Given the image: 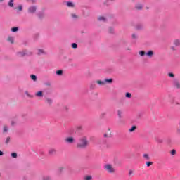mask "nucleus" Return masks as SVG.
I'll use <instances>...</instances> for the list:
<instances>
[{"label": "nucleus", "mask_w": 180, "mask_h": 180, "mask_svg": "<svg viewBox=\"0 0 180 180\" xmlns=\"http://www.w3.org/2000/svg\"><path fill=\"white\" fill-rule=\"evenodd\" d=\"M113 82V79H104V80H96V84L97 85H99L100 86H103L106 85V84H112Z\"/></svg>", "instance_id": "2"}, {"label": "nucleus", "mask_w": 180, "mask_h": 180, "mask_svg": "<svg viewBox=\"0 0 180 180\" xmlns=\"http://www.w3.org/2000/svg\"><path fill=\"white\" fill-rule=\"evenodd\" d=\"M15 124H16V122L12 121L11 122V126H15Z\"/></svg>", "instance_id": "41"}, {"label": "nucleus", "mask_w": 180, "mask_h": 180, "mask_svg": "<svg viewBox=\"0 0 180 180\" xmlns=\"http://www.w3.org/2000/svg\"><path fill=\"white\" fill-rule=\"evenodd\" d=\"M135 8H136V9H138V11H140V10L143 9V6L140 4H138L136 5Z\"/></svg>", "instance_id": "12"}, {"label": "nucleus", "mask_w": 180, "mask_h": 180, "mask_svg": "<svg viewBox=\"0 0 180 180\" xmlns=\"http://www.w3.org/2000/svg\"><path fill=\"white\" fill-rule=\"evenodd\" d=\"M129 176H133V170H129Z\"/></svg>", "instance_id": "37"}, {"label": "nucleus", "mask_w": 180, "mask_h": 180, "mask_svg": "<svg viewBox=\"0 0 180 180\" xmlns=\"http://www.w3.org/2000/svg\"><path fill=\"white\" fill-rule=\"evenodd\" d=\"M8 41H10V43H13V37H8Z\"/></svg>", "instance_id": "28"}, {"label": "nucleus", "mask_w": 180, "mask_h": 180, "mask_svg": "<svg viewBox=\"0 0 180 180\" xmlns=\"http://www.w3.org/2000/svg\"><path fill=\"white\" fill-rule=\"evenodd\" d=\"M125 96H126V98H131V94H130L129 92L126 93Z\"/></svg>", "instance_id": "32"}, {"label": "nucleus", "mask_w": 180, "mask_h": 180, "mask_svg": "<svg viewBox=\"0 0 180 180\" xmlns=\"http://www.w3.org/2000/svg\"><path fill=\"white\" fill-rule=\"evenodd\" d=\"M18 30H19V27H14L11 29V32H18Z\"/></svg>", "instance_id": "20"}, {"label": "nucleus", "mask_w": 180, "mask_h": 180, "mask_svg": "<svg viewBox=\"0 0 180 180\" xmlns=\"http://www.w3.org/2000/svg\"><path fill=\"white\" fill-rule=\"evenodd\" d=\"M117 115L120 118L123 117V111H122L121 110H118Z\"/></svg>", "instance_id": "11"}, {"label": "nucleus", "mask_w": 180, "mask_h": 180, "mask_svg": "<svg viewBox=\"0 0 180 180\" xmlns=\"http://www.w3.org/2000/svg\"><path fill=\"white\" fill-rule=\"evenodd\" d=\"M173 44L174 46H175L176 47H179L180 46V39H175L173 41Z\"/></svg>", "instance_id": "6"}, {"label": "nucleus", "mask_w": 180, "mask_h": 180, "mask_svg": "<svg viewBox=\"0 0 180 180\" xmlns=\"http://www.w3.org/2000/svg\"><path fill=\"white\" fill-rule=\"evenodd\" d=\"M171 50H172V51H175V50H176V49L175 48V46H171L170 47Z\"/></svg>", "instance_id": "40"}, {"label": "nucleus", "mask_w": 180, "mask_h": 180, "mask_svg": "<svg viewBox=\"0 0 180 180\" xmlns=\"http://www.w3.org/2000/svg\"><path fill=\"white\" fill-rule=\"evenodd\" d=\"M22 9H23V7L22 6V5L18 6L19 11H22Z\"/></svg>", "instance_id": "39"}, {"label": "nucleus", "mask_w": 180, "mask_h": 180, "mask_svg": "<svg viewBox=\"0 0 180 180\" xmlns=\"http://www.w3.org/2000/svg\"><path fill=\"white\" fill-rule=\"evenodd\" d=\"M173 86H174V88H176L177 89H180V82H179V81L174 80Z\"/></svg>", "instance_id": "5"}, {"label": "nucleus", "mask_w": 180, "mask_h": 180, "mask_svg": "<svg viewBox=\"0 0 180 180\" xmlns=\"http://www.w3.org/2000/svg\"><path fill=\"white\" fill-rule=\"evenodd\" d=\"M98 20H103V22H105V20H106V18H105V17L101 16L98 18Z\"/></svg>", "instance_id": "33"}, {"label": "nucleus", "mask_w": 180, "mask_h": 180, "mask_svg": "<svg viewBox=\"0 0 180 180\" xmlns=\"http://www.w3.org/2000/svg\"><path fill=\"white\" fill-rule=\"evenodd\" d=\"M110 32L112 33L113 32V30L112 28H110Z\"/></svg>", "instance_id": "44"}, {"label": "nucleus", "mask_w": 180, "mask_h": 180, "mask_svg": "<svg viewBox=\"0 0 180 180\" xmlns=\"http://www.w3.org/2000/svg\"><path fill=\"white\" fill-rule=\"evenodd\" d=\"M0 155H4V152L0 150Z\"/></svg>", "instance_id": "43"}, {"label": "nucleus", "mask_w": 180, "mask_h": 180, "mask_svg": "<svg viewBox=\"0 0 180 180\" xmlns=\"http://www.w3.org/2000/svg\"><path fill=\"white\" fill-rule=\"evenodd\" d=\"M36 96H38V98H42L43 96V91H38L36 93Z\"/></svg>", "instance_id": "13"}, {"label": "nucleus", "mask_w": 180, "mask_h": 180, "mask_svg": "<svg viewBox=\"0 0 180 180\" xmlns=\"http://www.w3.org/2000/svg\"><path fill=\"white\" fill-rule=\"evenodd\" d=\"M46 102L48 105H51V103H53V100H51V98H46Z\"/></svg>", "instance_id": "15"}, {"label": "nucleus", "mask_w": 180, "mask_h": 180, "mask_svg": "<svg viewBox=\"0 0 180 180\" xmlns=\"http://www.w3.org/2000/svg\"><path fill=\"white\" fill-rule=\"evenodd\" d=\"M132 37H133L134 39H137V35H136V34H132Z\"/></svg>", "instance_id": "42"}, {"label": "nucleus", "mask_w": 180, "mask_h": 180, "mask_svg": "<svg viewBox=\"0 0 180 180\" xmlns=\"http://www.w3.org/2000/svg\"><path fill=\"white\" fill-rule=\"evenodd\" d=\"M30 77H31L32 81H37V77H36L35 75H31Z\"/></svg>", "instance_id": "17"}, {"label": "nucleus", "mask_w": 180, "mask_h": 180, "mask_svg": "<svg viewBox=\"0 0 180 180\" xmlns=\"http://www.w3.org/2000/svg\"><path fill=\"white\" fill-rule=\"evenodd\" d=\"M26 95H27V96H30V95H29V92H26Z\"/></svg>", "instance_id": "45"}, {"label": "nucleus", "mask_w": 180, "mask_h": 180, "mask_svg": "<svg viewBox=\"0 0 180 180\" xmlns=\"http://www.w3.org/2000/svg\"><path fill=\"white\" fill-rule=\"evenodd\" d=\"M143 158H145V160H150V156L148 154H143Z\"/></svg>", "instance_id": "27"}, {"label": "nucleus", "mask_w": 180, "mask_h": 180, "mask_svg": "<svg viewBox=\"0 0 180 180\" xmlns=\"http://www.w3.org/2000/svg\"><path fill=\"white\" fill-rule=\"evenodd\" d=\"M50 155H55V154H56L57 150H56V149H51L49 151Z\"/></svg>", "instance_id": "10"}, {"label": "nucleus", "mask_w": 180, "mask_h": 180, "mask_svg": "<svg viewBox=\"0 0 180 180\" xmlns=\"http://www.w3.org/2000/svg\"><path fill=\"white\" fill-rule=\"evenodd\" d=\"M170 154L172 155H175V154H176V150L175 149L172 150Z\"/></svg>", "instance_id": "25"}, {"label": "nucleus", "mask_w": 180, "mask_h": 180, "mask_svg": "<svg viewBox=\"0 0 180 180\" xmlns=\"http://www.w3.org/2000/svg\"><path fill=\"white\" fill-rule=\"evenodd\" d=\"M56 74H57V75H63V70H59L56 71Z\"/></svg>", "instance_id": "29"}, {"label": "nucleus", "mask_w": 180, "mask_h": 180, "mask_svg": "<svg viewBox=\"0 0 180 180\" xmlns=\"http://www.w3.org/2000/svg\"><path fill=\"white\" fill-rule=\"evenodd\" d=\"M36 6H31L28 8V12L30 13H34L36 12Z\"/></svg>", "instance_id": "7"}, {"label": "nucleus", "mask_w": 180, "mask_h": 180, "mask_svg": "<svg viewBox=\"0 0 180 180\" xmlns=\"http://www.w3.org/2000/svg\"><path fill=\"white\" fill-rule=\"evenodd\" d=\"M4 133H6V131H8V127H6V126L4 127Z\"/></svg>", "instance_id": "36"}, {"label": "nucleus", "mask_w": 180, "mask_h": 180, "mask_svg": "<svg viewBox=\"0 0 180 180\" xmlns=\"http://www.w3.org/2000/svg\"><path fill=\"white\" fill-rule=\"evenodd\" d=\"M84 180H92V176H85Z\"/></svg>", "instance_id": "18"}, {"label": "nucleus", "mask_w": 180, "mask_h": 180, "mask_svg": "<svg viewBox=\"0 0 180 180\" xmlns=\"http://www.w3.org/2000/svg\"><path fill=\"white\" fill-rule=\"evenodd\" d=\"M18 54L20 57H23V56H25L26 52H20Z\"/></svg>", "instance_id": "34"}, {"label": "nucleus", "mask_w": 180, "mask_h": 180, "mask_svg": "<svg viewBox=\"0 0 180 180\" xmlns=\"http://www.w3.org/2000/svg\"><path fill=\"white\" fill-rule=\"evenodd\" d=\"M42 180H51V177L49 176H46L42 178Z\"/></svg>", "instance_id": "23"}, {"label": "nucleus", "mask_w": 180, "mask_h": 180, "mask_svg": "<svg viewBox=\"0 0 180 180\" xmlns=\"http://www.w3.org/2000/svg\"><path fill=\"white\" fill-rule=\"evenodd\" d=\"M104 137L105 138H110L112 137V131H110V130H108V132L104 134Z\"/></svg>", "instance_id": "9"}, {"label": "nucleus", "mask_w": 180, "mask_h": 180, "mask_svg": "<svg viewBox=\"0 0 180 180\" xmlns=\"http://www.w3.org/2000/svg\"><path fill=\"white\" fill-rule=\"evenodd\" d=\"M167 75L170 78H174L175 77V75L174 73H172V72L168 73Z\"/></svg>", "instance_id": "24"}, {"label": "nucleus", "mask_w": 180, "mask_h": 180, "mask_svg": "<svg viewBox=\"0 0 180 180\" xmlns=\"http://www.w3.org/2000/svg\"><path fill=\"white\" fill-rule=\"evenodd\" d=\"M9 141H11V137L8 136V137L6 139L5 143H6V144H8V143H9Z\"/></svg>", "instance_id": "31"}, {"label": "nucleus", "mask_w": 180, "mask_h": 180, "mask_svg": "<svg viewBox=\"0 0 180 180\" xmlns=\"http://www.w3.org/2000/svg\"><path fill=\"white\" fill-rule=\"evenodd\" d=\"M146 165L147 167H150V165H153V162H147Z\"/></svg>", "instance_id": "35"}, {"label": "nucleus", "mask_w": 180, "mask_h": 180, "mask_svg": "<svg viewBox=\"0 0 180 180\" xmlns=\"http://www.w3.org/2000/svg\"><path fill=\"white\" fill-rule=\"evenodd\" d=\"M104 168L108 174H115L116 172V169L113 167V165L110 164H107L104 166Z\"/></svg>", "instance_id": "3"}, {"label": "nucleus", "mask_w": 180, "mask_h": 180, "mask_svg": "<svg viewBox=\"0 0 180 180\" xmlns=\"http://www.w3.org/2000/svg\"><path fill=\"white\" fill-rule=\"evenodd\" d=\"M72 49H77L78 48V44H77V43H72Z\"/></svg>", "instance_id": "22"}, {"label": "nucleus", "mask_w": 180, "mask_h": 180, "mask_svg": "<svg viewBox=\"0 0 180 180\" xmlns=\"http://www.w3.org/2000/svg\"><path fill=\"white\" fill-rule=\"evenodd\" d=\"M146 55L147 56V57H153V56H154V51H148Z\"/></svg>", "instance_id": "8"}, {"label": "nucleus", "mask_w": 180, "mask_h": 180, "mask_svg": "<svg viewBox=\"0 0 180 180\" xmlns=\"http://www.w3.org/2000/svg\"><path fill=\"white\" fill-rule=\"evenodd\" d=\"M67 6H68L69 8H74V4H72V2L68 1L67 3Z\"/></svg>", "instance_id": "16"}, {"label": "nucleus", "mask_w": 180, "mask_h": 180, "mask_svg": "<svg viewBox=\"0 0 180 180\" xmlns=\"http://www.w3.org/2000/svg\"><path fill=\"white\" fill-rule=\"evenodd\" d=\"M136 129H137L136 126H132L131 128L129 129V132L133 133V131H134V130H136Z\"/></svg>", "instance_id": "14"}, {"label": "nucleus", "mask_w": 180, "mask_h": 180, "mask_svg": "<svg viewBox=\"0 0 180 180\" xmlns=\"http://www.w3.org/2000/svg\"><path fill=\"white\" fill-rule=\"evenodd\" d=\"M71 16L73 18V19H77V18H78V16H77L75 14H72Z\"/></svg>", "instance_id": "38"}, {"label": "nucleus", "mask_w": 180, "mask_h": 180, "mask_svg": "<svg viewBox=\"0 0 180 180\" xmlns=\"http://www.w3.org/2000/svg\"><path fill=\"white\" fill-rule=\"evenodd\" d=\"M74 141H75V140L73 137H67L65 139V143H67L68 144H72L74 143Z\"/></svg>", "instance_id": "4"}, {"label": "nucleus", "mask_w": 180, "mask_h": 180, "mask_svg": "<svg viewBox=\"0 0 180 180\" xmlns=\"http://www.w3.org/2000/svg\"><path fill=\"white\" fill-rule=\"evenodd\" d=\"M4 0H0V2H2Z\"/></svg>", "instance_id": "46"}, {"label": "nucleus", "mask_w": 180, "mask_h": 180, "mask_svg": "<svg viewBox=\"0 0 180 180\" xmlns=\"http://www.w3.org/2000/svg\"><path fill=\"white\" fill-rule=\"evenodd\" d=\"M11 157H13V158H17V157H18V153H11Z\"/></svg>", "instance_id": "26"}, {"label": "nucleus", "mask_w": 180, "mask_h": 180, "mask_svg": "<svg viewBox=\"0 0 180 180\" xmlns=\"http://www.w3.org/2000/svg\"><path fill=\"white\" fill-rule=\"evenodd\" d=\"M8 6L11 8H13V0H10L9 3H8Z\"/></svg>", "instance_id": "21"}, {"label": "nucleus", "mask_w": 180, "mask_h": 180, "mask_svg": "<svg viewBox=\"0 0 180 180\" xmlns=\"http://www.w3.org/2000/svg\"><path fill=\"white\" fill-rule=\"evenodd\" d=\"M38 54H44V50L38 49Z\"/></svg>", "instance_id": "30"}, {"label": "nucleus", "mask_w": 180, "mask_h": 180, "mask_svg": "<svg viewBox=\"0 0 180 180\" xmlns=\"http://www.w3.org/2000/svg\"><path fill=\"white\" fill-rule=\"evenodd\" d=\"M89 145V141L86 136H83L79 139V143L77 144V148H86L87 146Z\"/></svg>", "instance_id": "1"}, {"label": "nucleus", "mask_w": 180, "mask_h": 180, "mask_svg": "<svg viewBox=\"0 0 180 180\" xmlns=\"http://www.w3.org/2000/svg\"><path fill=\"white\" fill-rule=\"evenodd\" d=\"M139 55L141 56V57H143V56H146V51H139Z\"/></svg>", "instance_id": "19"}]
</instances>
